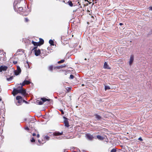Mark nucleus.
Instances as JSON below:
<instances>
[{
    "instance_id": "obj_1",
    "label": "nucleus",
    "mask_w": 152,
    "mask_h": 152,
    "mask_svg": "<svg viewBox=\"0 0 152 152\" xmlns=\"http://www.w3.org/2000/svg\"><path fill=\"white\" fill-rule=\"evenodd\" d=\"M16 99L18 100V102L19 104L18 105H19L22 103L23 98L21 96H17L16 97Z\"/></svg>"
},
{
    "instance_id": "obj_2",
    "label": "nucleus",
    "mask_w": 152,
    "mask_h": 152,
    "mask_svg": "<svg viewBox=\"0 0 152 152\" xmlns=\"http://www.w3.org/2000/svg\"><path fill=\"white\" fill-rule=\"evenodd\" d=\"M38 141L39 142V143L38 144V145L43 144L46 142V140L44 138V137H43L41 138V139H38Z\"/></svg>"
},
{
    "instance_id": "obj_3",
    "label": "nucleus",
    "mask_w": 152,
    "mask_h": 152,
    "mask_svg": "<svg viewBox=\"0 0 152 152\" xmlns=\"http://www.w3.org/2000/svg\"><path fill=\"white\" fill-rule=\"evenodd\" d=\"M20 93L24 97L28 95V94L26 93V89H23V88L20 90Z\"/></svg>"
},
{
    "instance_id": "obj_4",
    "label": "nucleus",
    "mask_w": 152,
    "mask_h": 152,
    "mask_svg": "<svg viewBox=\"0 0 152 152\" xmlns=\"http://www.w3.org/2000/svg\"><path fill=\"white\" fill-rule=\"evenodd\" d=\"M31 82L29 80H25L21 83L22 86H24L25 85H28L30 84Z\"/></svg>"
},
{
    "instance_id": "obj_5",
    "label": "nucleus",
    "mask_w": 152,
    "mask_h": 152,
    "mask_svg": "<svg viewBox=\"0 0 152 152\" xmlns=\"http://www.w3.org/2000/svg\"><path fill=\"white\" fill-rule=\"evenodd\" d=\"M20 90L15 88L14 89L12 92V94L14 96H15L18 93H20Z\"/></svg>"
},
{
    "instance_id": "obj_6",
    "label": "nucleus",
    "mask_w": 152,
    "mask_h": 152,
    "mask_svg": "<svg viewBox=\"0 0 152 152\" xmlns=\"http://www.w3.org/2000/svg\"><path fill=\"white\" fill-rule=\"evenodd\" d=\"M8 68V67L6 66H0V72H1L2 71H6Z\"/></svg>"
},
{
    "instance_id": "obj_7",
    "label": "nucleus",
    "mask_w": 152,
    "mask_h": 152,
    "mask_svg": "<svg viewBox=\"0 0 152 152\" xmlns=\"http://www.w3.org/2000/svg\"><path fill=\"white\" fill-rule=\"evenodd\" d=\"M64 118H65V119L64 121L65 126L67 127H68L69 126V121L65 117H64Z\"/></svg>"
},
{
    "instance_id": "obj_8",
    "label": "nucleus",
    "mask_w": 152,
    "mask_h": 152,
    "mask_svg": "<svg viewBox=\"0 0 152 152\" xmlns=\"http://www.w3.org/2000/svg\"><path fill=\"white\" fill-rule=\"evenodd\" d=\"M63 134V132L62 131L61 132H59L58 131H56L53 133V135L54 136H58L61 135Z\"/></svg>"
},
{
    "instance_id": "obj_9",
    "label": "nucleus",
    "mask_w": 152,
    "mask_h": 152,
    "mask_svg": "<svg viewBox=\"0 0 152 152\" xmlns=\"http://www.w3.org/2000/svg\"><path fill=\"white\" fill-rule=\"evenodd\" d=\"M134 60V56L133 55L130 56L129 64L131 66Z\"/></svg>"
},
{
    "instance_id": "obj_10",
    "label": "nucleus",
    "mask_w": 152,
    "mask_h": 152,
    "mask_svg": "<svg viewBox=\"0 0 152 152\" xmlns=\"http://www.w3.org/2000/svg\"><path fill=\"white\" fill-rule=\"evenodd\" d=\"M86 135L87 138L90 140H92L94 138L93 136L89 134H87Z\"/></svg>"
},
{
    "instance_id": "obj_11",
    "label": "nucleus",
    "mask_w": 152,
    "mask_h": 152,
    "mask_svg": "<svg viewBox=\"0 0 152 152\" xmlns=\"http://www.w3.org/2000/svg\"><path fill=\"white\" fill-rule=\"evenodd\" d=\"M66 65L65 64L62 65L61 66H54V69H60L62 68L63 67H66Z\"/></svg>"
},
{
    "instance_id": "obj_12",
    "label": "nucleus",
    "mask_w": 152,
    "mask_h": 152,
    "mask_svg": "<svg viewBox=\"0 0 152 152\" xmlns=\"http://www.w3.org/2000/svg\"><path fill=\"white\" fill-rule=\"evenodd\" d=\"M34 51L35 52V55L36 56H38L41 53V51L39 49L38 50H35Z\"/></svg>"
},
{
    "instance_id": "obj_13",
    "label": "nucleus",
    "mask_w": 152,
    "mask_h": 152,
    "mask_svg": "<svg viewBox=\"0 0 152 152\" xmlns=\"http://www.w3.org/2000/svg\"><path fill=\"white\" fill-rule=\"evenodd\" d=\"M39 46H40L42 45H43L44 43V41L43 39L42 38H40L39 39Z\"/></svg>"
},
{
    "instance_id": "obj_14",
    "label": "nucleus",
    "mask_w": 152,
    "mask_h": 152,
    "mask_svg": "<svg viewBox=\"0 0 152 152\" xmlns=\"http://www.w3.org/2000/svg\"><path fill=\"white\" fill-rule=\"evenodd\" d=\"M32 43L33 44V45L34 46H40L38 42H34L33 41H32Z\"/></svg>"
},
{
    "instance_id": "obj_15",
    "label": "nucleus",
    "mask_w": 152,
    "mask_h": 152,
    "mask_svg": "<svg viewBox=\"0 0 152 152\" xmlns=\"http://www.w3.org/2000/svg\"><path fill=\"white\" fill-rule=\"evenodd\" d=\"M41 99L42 100V102H43V103H44V102L46 101H48L49 102L50 101V99H48L45 98H41Z\"/></svg>"
},
{
    "instance_id": "obj_16",
    "label": "nucleus",
    "mask_w": 152,
    "mask_h": 152,
    "mask_svg": "<svg viewBox=\"0 0 152 152\" xmlns=\"http://www.w3.org/2000/svg\"><path fill=\"white\" fill-rule=\"evenodd\" d=\"M104 69H110V68L109 67V66L107 65L106 62H105L104 63Z\"/></svg>"
},
{
    "instance_id": "obj_17",
    "label": "nucleus",
    "mask_w": 152,
    "mask_h": 152,
    "mask_svg": "<svg viewBox=\"0 0 152 152\" xmlns=\"http://www.w3.org/2000/svg\"><path fill=\"white\" fill-rule=\"evenodd\" d=\"M17 70H18V72H16L15 73V75H18L19 74L20 72H21V69L20 68V67H19V66H18L17 67Z\"/></svg>"
},
{
    "instance_id": "obj_18",
    "label": "nucleus",
    "mask_w": 152,
    "mask_h": 152,
    "mask_svg": "<svg viewBox=\"0 0 152 152\" xmlns=\"http://www.w3.org/2000/svg\"><path fill=\"white\" fill-rule=\"evenodd\" d=\"M95 116L97 120H100L102 119V117L97 114H95Z\"/></svg>"
},
{
    "instance_id": "obj_19",
    "label": "nucleus",
    "mask_w": 152,
    "mask_h": 152,
    "mask_svg": "<svg viewBox=\"0 0 152 152\" xmlns=\"http://www.w3.org/2000/svg\"><path fill=\"white\" fill-rule=\"evenodd\" d=\"M97 138L99 140H103L104 139V137L99 135H98L96 136Z\"/></svg>"
},
{
    "instance_id": "obj_20",
    "label": "nucleus",
    "mask_w": 152,
    "mask_h": 152,
    "mask_svg": "<svg viewBox=\"0 0 152 152\" xmlns=\"http://www.w3.org/2000/svg\"><path fill=\"white\" fill-rule=\"evenodd\" d=\"M54 66H53V65H51L49 66L48 68L50 71H52L53 69H54Z\"/></svg>"
},
{
    "instance_id": "obj_21",
    "label": "nucleus",
    "mask_w": 152,
    "mask_h": 152,
    "mask_svg": "<svg viewBox=\"0 0 152 152\" xmlns=\"http://www.w3.org/2000/svg\"><path fill=\"white\" fill-rule=\"evenodd\" d=\"M49 42L50 44L51 45H54V42H53V41L52 40L50 39L49 40Z\"/></svg>"
},
{
    "instance_id": "obj_22",
    "label": "nucleus",
    "mask_w": 152,
    "mask_h": 152,
    "mask_svg": "<svg viewBox=\"0 0 152 152\" xmlns=\"http://www.w3.org/2000/svg\"><path fill=\"white\" fill-rule=\"evenodd\" d=\"M20 85H21V86H19L16 89H18V90H21L23 88V86H22L21 83H20Z\"/></svg>"
},
{
    "instance_id": "obj_23",
    "label": "nucleus",
    "mask_w": 152,
    "mask_h": 152,
    "mask_svg": "<svg viewBox=\"0 0 152 152\" xmlns=\"http://www.w3.org/2000/svg\"><path fill=\"white\" fill-rule=\"evenodd\" d=\"M67 3L71 7H72L73 6V4L72 1H69Z\"/></svg>"
},
{
    "instance_id": "obj_24",
    "label": "nucleus",
    "mask_w": 152,
    "mask_h": 152,
    "mask_svg": "<svg viewBox=\"0 0 152 152\" xmlns=\"http://www.w3.org/2000/svg\"><path fill=\"white\" fill-rule=\"evenodd\" d=\"M37 103L39 105H42L43 104V102H42L41 101H39V100H37Z\"/></svg>"
},
{
    "instance_id": "obj_25",
    "label": "nucleus",
    "mask_w": 152,
    "mask_h": 152,
    "mask_svg": "<svg viewBox=\"0 0 152 152\" xmlns=\"http://www.w3.org/2000/svg\"><path fill=\"white\" fill-rule=\"evenodd\" d=\"M18 10L19 11L23 12V8L22 7H18Z\"/></svg>"
},
{
    "instance_id": "obj_26",
    "label": "nucleus",
    "mask_w": 152,
    "mask_h": 152,
    "mask_svg": "<svg viewBox=\"0 0 152 152\" xmlns=\"http://www.w3.org/2000/svg\"><path fill=\"white\" fill-rule=\"evenodd\" d=\"M44 137L45 140H49L50 139V137L48 136H44Z\"/></svg>"
},
{
    "instance_id": "obj_27",
    "label": "nucleus",
    "mask_w": 152,
    "mask_h": 152,
    "mask_svg": "<svg viewBox=\"0 0 152 152\" xmlns=\"http://www.w3.org/2000/svg\"><path fill=\"white\" fill-rule=\"evenodd\" d=\"M65 61V60H64V59H62V60H61L60 61H59L58 62V64H61V63H64Z\"/></svg>"
},
{
    "instance_id": "obj_28",
    "label": "nucleus",
    "mask_w": 152,
    "mask_h": 152,
    "mask_svg": "<svg viewBox=\"0 0 152 152\" xmlns=\"http://www.w3.org/2000/svg\"><path fill=\"white\" fill-rule=\"evenodd\" d=\"M13 79V77L12 76H11L9 78H7V81H10L11 80H12Z\"/></svg>"
},
{
    "instance_id": "obj_29",
    "label": "nucleus",
    "mask_w": 152,
    "mask_h": 152,
    "mask_svg": "<svg viewBox=\"0 0 152 152\" xmlns=\"http://www.w3.org/2000/svg\"><path fill=\"white\" fill-rule=\"evenodd\" d=\"M35 141V140L34 137H32L31 139V142H34Z\"/></svg>"
},
{
    "instance_id": "obj_30",
    "label": "nucleus",
    "mask_w": 152,
    "mask_h": 152,
    "mask_svg": "<svg viewBox=\"0 0 152 152\" xmlns=\"http://www.w3.org/2000/svg\"><path fill=\"white\" fill-rule=\"evenodd\" d=\"M0 53L1 54H3L4 56H5L6 55V53L4 52L3 50H0Z\"/></svg>"
},
{
    "instance_id": "obj_31",
    "label": "nucleus",
    "mask_w": 152,
    "mask_h": 152,
    "mask_svg": "<svg viewBox=\"0 0 152 152\" xmlns=\"http://www.w3.org/2000/svg\"><path fill=\"white\" fill-rule=\"evenodd\" d=\"M25 21L26 22H28L29 21L28 19L27 18H24Z\"/></svg>"
},
{
    "instance_id": "obj_32",
    "label": "nucleus",
    "mask_w": 152,
    "mask_h": 152,
    "mask_svg": "<svg viewBox=\"0 0 152 152\" xmlns=\"http://www.w3.org/2000/svg\"><path fill=\"white\" fill-rule=\"evenodd\" d=\"M116 149L115 148H113L111 151L110 152H116Z\"/></svg>"
},
{
    "instance_id": "obj_33",
    "label": "nucleus",
    "mask_w": 152,
    "mask_h": 152,
    "mask_svg": "<svg viewBox=\"0 0 152 152\" xmlns=\"http://www.w3.org/2000/svg\"><path fill=\"white\" fill-rule=\"evenodd\" d=\"M18 52H22L23 53L24 52V50L23 49H19L18 50L17 53H18Z\"/></svg>"
},
{
    "instance_id": "obj_34",
    "label": "nucleus",
    "mask_w": 152,
    "mask_h": 152,
    "mask_svg": "<svg viewBox=\"0 0 152 152\" xmlns=\"http://www.w3.org/2000/svg\"><path fill=\"white\" fill-rule=\"evenodd\" d=\"M74 77V76L72 75H70V78L71 79H73Z\"/></svg>"
},
{
    "instance_id": "obj_35",
    "label": "nucleus",
    "mask_w": 152,
    "mask_h": 152,
    "mask_svg": "<svg viewBox=\"0 0 152 152\" xmlns=\"http://www.w3.org/2000/svg\"><path fill=\"white\" fill-rule=\"evenodd\" d=\"M110 87L108 86H105V90H106L107 89H110Z\"/></svg>"
},
{
    "instance_id": "obj_36",
    "label": "nucleus",
    "mask_w": 152,
    "mask_h": 152,
    "mask_svg": "<svg viewBox=\"0 0 152 152\" xmlns=\"http://www.w3.org/2000/svg\"><path fill=\"white\" fill-rule=\"evenodd\" d=\"M91 18H92L91 20V22H93V20L94 19V17L93 16H91Z\"/></svg>"
},
{
    "instance_id": "obj_37",
    "label": "nucleus",
    "mask_w": 152,
    "mask_h": 152,
    "mask_svg": "<svg viewBox=\"0 0 152 152\" xmlns=\"http://www.w3.org/2000/svg\"><path fill=\"white\" fill-rule=\"evenodd\" d=\"M40 137V135L38 133L37 134V138H39Z\"/></svg>"
},
{
    "instance_id": "obj_38",
    "label": "nucleus",
    "mask_w": 152,
    "mask_h": 152,
    "mask_svg": "<svg viewBox=\"0 0 152 152\" xmlns=\"http://www.w3.org/2000/svg\"><path fill=\"white\" fill-rule=\"evenodd\" d=\"M138 140H139L141 141L142 140V138L141 137L139 138Z\"/></svg>"
},
{
    "instance_id": "obj_39",
    "label": "nucleus",
    "mask_w": 152,
    "mask_h": 152,
    "mask_svg": "<svg viewBox=\"0 0 152 152\" xmlns=\"http://www.w3.org/2000/svg\"><path fill=\"white\" fill-rule=\"evenodd\" d=\"M32 136H36V134L35 133H33L32 134Z\"/></svg>"
},
{
    "instance_id": "obj_40",
    "label": "nucleus",
    "mask_w": 152,
    "mask_h": 152,
    "mask_svg": "<svg viewBox=\"0 0 152 152\" xmlns=\"http://www.w3.org/2000/svg\"><path fill=\"white\" fill-rule=\"evenodd\" d=\"M25 129L26 130H29V128L28 127H25Z\"/></svg>"
},
{
    "instance_id": "obj_41",
    "label": "nucleus",
    "mask_w": 152,
    "mask_h": 152,
    "mask_svg": "<svg viewBox=\"0 0 152 152\" xmlns=\"http://www.w3.org/2000/svg\"><path fill=\"white\" fill-rule=\"evenodd\" d=\"M60 111H61L62 114H64V112L62 110H60Z\"/></svg>"
},
{
    "instance_id": "obj_42",
    "label": "nucleus",
    "mask_w": 152,
    "mask_h": 152,
    "mask_svg": "<svg viewBox=\"0 0 152 152\" xmlns=\"http://www.w3.org/2000/svg\"><path fill=\"white\" fill-rule=\"evenodd\" d=\"M13 63L14 64H17V61H13Z\"/></svg>"
},
{
    "instance_id": "obj_43",
    "label": "nucleus",
    "mask_w": 152,
    "mask_h": 152,
    "mask_svg": "<svg viewBox=\"0 0 152 152\" xmlns=\"http://www.w3.org/2000/svg\"><path fill=\"white\" fill-rule=\"evenodd\" d=\"M37 46H36V47H34V48L33 49V50H34H34H37L36 49L37 48Z\"/></svg>"
},
{
    "instance_id": "obj_44",
    "label": "nucleus",
    "mask_w": 152,
    "mask_h": 152,
    "mask_svg": "<svg viewBox=\"0 0 152 152\" xmlns=\"http://www.w3.org/2000/svg\"><path fill=\"white\" fill-rule=\"evenodd\" d=\"M149 10H152V6L149 7Z\"/></svg>"
},
{
    "instance_id": "obj_45",
    "label": "nucleus",
    "mask_w": 152,
    "mask_h": 152,
    "mask_svg": "<svg viewBox=\"0 0 152 152\" xmlns=\"http://www.w3.org/2000/svg\"><path fill=\"white\" fill-rule=\"evenodd\" d=\"M23 102H25V103H27V102L26 101H25V100H23Z\"/></svg>"
},
{
    "instance_id": "obj_46",
    "label": "nucleus",
    "mask_w": 152,
    "mask_h": 152,
    "mask_svg": "<svg viewBox=\"0 0 152 152\" xmlns=\"http://www.w3.org/2000/svg\"><path fill=\"white\" fill-rule=\"evenodd\" d=\"M119 25L120 26H122L123 25V23H119Z\"/></svg>"
},
{
    "instance_id": "obj_47",
    "label": "nucleus",
    "mask_w": 152,
    "mask_h": 152,
    "mask_svg": "<svg viewBox=\"0 0 152 152\" xmlns=\"http://www.w3.org/2000/svg\"><path fill=\"white\" fill-rule=\"evenodd\" d=\"M85 0V1H87V2H89V1H88V0Z\"/></svg>"
},
{
    "instance_id": "obj_48",
    "label": "nucleus",
    "mask_w": 152,
    "mask_h": 152,
    "mask_svg": "<svg viewBox=\"0 0 152 152\" xmlns=\"http://www.w3.org/2000/svg\"><path fill=\"white\" fill-rule=\"evenodd\" d=\"M2 101V99L1 97H0V101Z\"/></svg>"
},
{
    "instance_id": "obj_49",
    "label": "nucleus",
    "mask_w": 152,
    "mask_h": 152,
    "mask_svg": "<svg viewBox=\"0 0 152 152\" xmlns=\"http://www.w3.org/2000/svg\"><path fill=\"white\" fill-rule=\"evenodd\" d=\"M26 63H27V64L28 65V62L27 61V62H26Z\"/></svg>"
},
{
    "instance_id": "obj_50",
    "label": "nucleus",
    "mask_w": 152,
    "mask_h": 152,
    "mask_svg": "<svg viewBox=\"0 0 152 152\" xmlns=\"http://www.w3.org/2000/svg\"><path fill=\"white\" fill-rule=\"evenodd\" d=\"M82 86H84V85L83 84H82Z\"/></svg>"
}]
</instances>
